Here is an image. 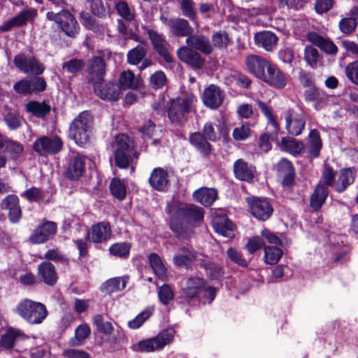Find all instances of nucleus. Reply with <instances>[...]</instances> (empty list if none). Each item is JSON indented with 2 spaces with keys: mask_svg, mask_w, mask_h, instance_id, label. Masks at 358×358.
<instances>
[{
  "mask_svg": "<svg viewBox=\"0 0 358 358\" xmlns=\"http://www.w3.org/2000/svg\"><path fill=\"white\" fill-rule=\"evenodd\" d=\"M165 212L169 215V229L180 241L190 240L194 234L192 228L199 225L203 220V209L193 204L169 203Z\"/></svg>",
  "mask_w": 358,
  "mask_h": 358,
  "instance_id": "nucleus-1",
  "label": "nucleus"
},
{
  "mask_svg": "<svg viewBox=\"0 0 358 358\" xmlns=\"http://www.w3.org/2000/svg\"><path fill=\"white\" fill-rule=\"evenodd\" d=\"M13 62L20 71L32 75L20 79L13 85V90L17 94L26 96L39 94L46 90L47 82L40 76L43 73L45 66L35 56L20 52L14 56Z\"/></svg>",
  "mask_w": 358,
  "mask_h": 358,
  "instance_id": "nucleus-2",
  "label": "nucleus"
},
{
  "mask_svg": "<svg viewBox=\"0 0 358 358\" xmlns=\"http://www.w3.org/2000/svg\"><path fill=\"white\" fill-rule=\"evenodd\" d=\"M217 289L208 285L203 278L197 276L186 279L185 285L178 292V299L181 303L190 307L210 304L217 296Z\"/></svg>",
  "mask_w": 358,
  "mask_h": 358,
  "instance_id": "nucleus-3",
  "label": "nucleus"
},
{
  "mask_svg": "<svg viewBox=\"0 0 358 358\" xmlns=\"http://www.w3.org/2000/svg\"><path fill=\"white\" fill-rule=\"evenodd\" d=\"M94 126V117L89 110H83L71 122L69 135L80 147L90 141Z\"/></svg>",
  "mask_w": 358,
  "mask_h": 358,
  "instance_id": "nucleus-4",
  "label": "nucleus"
},
{
  "mask_svg": "<svg viewBox=\"0 0 358 358\" xmlns=\"http://www.w3.org/2000/svg\"><path fill=\"white\" fill-rule=\"evenodd\" d=\"M116 149L114 151L115 165L120 169H127L132 164L134 159L139 156L136 150L135 143L132 138L124 134L116 136Z\"/></svg>",
  "mask_w": 358,
  "mask_h": 358,
  "instance_id": "nucleus-5",
  "label": "nucleus"
},
{
  "mask_svg": "<svg viewBox=\"0 0 358 358\" xmlns=\"http://www.w3.org/2000/svg\"><path fill=\"white\" fill-rule=\"evenodd\" d=\"M14 312L30 324H41L48 315L45 304L29 299L20 301Z\"/></svg>",
  "mask_w": 358,
  "mask_h": 358,
  "instance_id": "nucleus-6",
  "label": "nucleus"
},
{
  "mask_svg": "<svg viewBox=\"0 0 358 358\" xmlns=\"http://www.w3.org/2000/svg\"><path fill=\"white\" fill-rule=\"evenodd\" d=\"M193 108V101L189 98L171 99L167 108L168 118L173 125L183 126Z\"/></svg>",
  "mask_w": 358,
  "mask_h": 358,
  "instance_id": "nucleus-7",
  "label": "nucleus"
},
{
  "mask_svg": "<svg viewBox=\"0 0 358 358\" xmlns=\"http://www.w3.org/2000/svg\"><path fill=\"white\" fill-rule=\"evenodd\" d=\"M45 17L57 23L61 31L70 38H75L80 32V27L76 18L66 9L62 8L58 12L48 11Z\"/></svg>",
  "mask_w": 358,
  "mask_h": 358,
  "instance_id": "nucleus-8",
  "label": "nucleus"
},
{
  "mask_svg": "<svg viewBox=\"0 0 358 358\" xmlns=\"http://www.w3.org/2000/svg\"><path fill=\"white\" fill-rule=\"evenodd\" d=\"M250 214L259 221L268 220L273 213V207L266 197L248 196L245 199Z\"/></svg>",
  "mask_w": 358,
  "mask_h": 358,
  "instance_id": "nucleus-9",
  "label": "nucleus"
},
{
  "mask_svg": "<svg viewBox=\"0 0 358 358\" xmlns=\"http://www.w3.org/2000/svg\"><path fill=\"white\" fill-rule=\"evenodd\" d=\"M175 332L173 328L164 329L154 338L139 341L137 350L150 352L162 349L173 341Z\"/></svg>",
  "mask_w": 358,
  "mask_h": 358,
  "instance_id": "nucleus-10",
  "label": "nucleus"
},
{
  "mask_svg": "<svg viewBox=\"0 0 358 358\" xmlns=\"http://www.w3.org/2000/svg\"><path fill=\"white\" fill-rule=\"evenodd\" d=\"M63 148V141L55 136L53 138L43 136L38 138L33 144V150L40 155H51L59 153Z\"/></svg>",
  "mask_w": 358,
  "mask_h": 358,
  "instance_id": "nucleus-11",
  "label": "nucleus"
},
{
  "mask_svg": "<svg viewBox=\"0 0 358 358\" xmlns=\"http://www.w3.org/2000/svg\"><path fill=\"white\" fill-rule=\"evenodd\" d=\"M148 38L152 45L153 50L167 64H172L174 59L169 50V43L163 34L150 29L147 31Z\"/></svg>",
  "mask_w": 358,
  "mask_h": 358,
  "instance_id": "nucleus-12",
  "label": "nucleus"
},
{
  "mask_svg": "<svg viewBox=\"0 0 358 358\" xmlns=\"http://www.w3.org/2000/svg\"><path fill=\"white\" fill-rule=\"evenodd\" d=\"M57 231V225L55 222L43 219L41 223L33 230L29 237V241L34 245L44 243L54 236Z\"/></svg>",
  "mask_w": 358,
  "mask_h": 358,
  "instance_id": "nucleus-13",
  "label": "nucleus"
},
{
  "mask_svg": "<svg viewBox=\"0 0 358 358\" xmlns=\"http://www.w3.org/2000/svg\"><path fill=\"white\" fill-rule=\"evenodd\" d=\"M112 229L109 222L102 221L91 226L85 235L86 241L98 244L106 242L111 237Z\"/></svg>",
  "mask_w": 358,
  "mask_h": 358,
  "instance_id": "nucleus-14",
  "label": "nucleus"
},
{
  "mask_svg": "<svg viewBox=\"0 0 358 358\" xmlns=\"http://www.w3.org/2000/svg\"><path fill=\"white\" fill-rule=\"evenodd\" d=\"M95 94L101 99L108 101H117L120 97V88L113 82L103 83H96L93 85Z\"/></svg>",
  "mask_w": 358,
  "mask_h": 358,
  "instance_id": "nucleus-15",
  "label": "nucleus"
},
{
  "mask_svg": "<svg viewBox=\"0 0 358 358\" xmlns=\"http://www.w3.org/2000/svg\"><path fill=\"white\" fill-rule=\"evenodd\" d=\"M106 64L103 57L94 56L88 60L87 72L90 76L88 83L93 85L103 80Z\"/></svg>",
  "mask_w": 358,
  "mask_h": 358,
  "instance_id": "nucleus-16",
  "label": "nucleus"
},
{
  "mask_svg": "<svg viewBox=\"0 0 358 358\" xmlns=\"http://www.w3.org/2000/svg\"><path fill=\"white\" fill-rule=\"evenodd\" d=\"M262 81L277 90H282L287 84V78L275 64L271 62Z\"/></svg>",
  "mask_w": 358,
  "mask_h": 358,
  "instance_id": "nucleus-17",
  "label": "nucleus"
},
{
  "mask_svg": "<svg viewBox=\"0 0 358 358\" xmlns=\"http://www.w3.org/2000/svg\"><path fill=\"white\" fill-rule=\"evenodd\" d=\"M276 174L281 178V185L284 187H291L295 182V169L291 161L281 158L276 164Z\"/></svg>",
  "mask_w": 358,
  "mask_h": 358,
  "instance_id": "nucleus-18",
  "label": "nucleus"
},
{
  "mask_svg": "<svg viewBox=\"0 0 358 358\" xmlns=\"http://www.w3.org/2000/svg\"><path fill=\"white\" fill-rule=\"evenodd\" d=\"M271 63L269 60L257 55H249L245 60L248 71L261 80Z\"/></svg>",
  "mask_w": 358,
  "mask_h": 358,
  "instance_id": "nucleus-19",
  "label": "nucleus"
},
{
  "mask_svg": "<svg viewBox=\"0 0 358 358\" xmlns=\"http://www.w3.org/2000/svg\"><path fill=\"white\" fill-rule=\"evenodd\" d=\"M224 94L223 91L216 85L210 84L205 88L202 100L203 104L210 109H217L223 103Z\"/></svg>",
  "mask_w": 358,
  "mask_h": 358,
  "instance_id": "nucleus-20",
  "label": "nucleus"
},
{
  "mask_svg": "<svg viewBox=\"0 0 358 358\" xmlns=\"http://www.w3.org/2000/svg\"><path fill=\"white\" fill-rule=\"evenodd\" d=\"M1 208L8 211V217L11 223H17L22 218L20 199L15 194L7 195L1 203Z\"/></svg>",
  "mask_w": 358,
  "mask_h": 358,
  "instance_id": "nucleus-21",
  "label": "nucleus"
},
{
  "mask_svg": "<svg viewBox=\"0 0 358 358\" xmlns=\"http://www.w3.org/2000/svg\"><path fill=\"white\" fill-rule=\"evenodd\" d=\"M177 57L194 69H201L205 64V59L195 50L189 47H181L177 50Z\"/></svg>",
  "mask_w": 358,
  "mask_h": 358,
  "instance_id": "nucleus-22",
  "label": "nucleus"
},
{
  "mask_svg": "<svg viewBox=\"0 0 358 358\" xmlns=\"http://www.w3.org/2000/svg\"><path fill=\"white\" fill-rule=\"evenodd\" d=\"M234 177L241 181L252 183L257 172L256 167L243 159L236 160L233 165Z\"/></svg>",
  "mask_w": 358,
  "mask_h": 358,
  "instance_id": "nucleus-23",
  "label": "nucleus"
},
{
  "mask_svg": "<svg viewBox=\"0 0 358 358\" xmlns=\"http://www.w3.org/2000/svg\"><path fill=\"white\" fill-rule=\"evenodd\" d=\"M356 176L357 170L355 167L341 168L334 185V191L338 194L345 192L354 183Z\"/></svg>",
  "mask_w": 358,
  "mask_h": 358,
  "instance_id": "nucleus-24",
  "label": "nucleus"
},
{
  "mask_svg": "<svg viewBox=\"0 0 358 358\" xmlns=\"http://www.w3.org/2000/svg\"><path fill=\"white\" fill-rule=\"evenodd\" d=\"M196 259V252L192 247L182 246L173 257V262L178 268L188 269Z\"/></svg>",
  "mask_w": 358,
  "mask_h": 358,
  "instance_id": "nucleus-25",
  "label": "nucleus"
},
{
  "mask_svg": "<svg viewBox=\"0 0 358 358\" xmlns=\"http://www.w3.org/2000/svg\"><path fill=\"white\" fill-rule=\"evenodd\" d=\"M190 145L199 152L203 157L208 158L213 151V146L199 131L190 134L189 136Z\"/></svg>",
  "mask_w": 358,
  "mask_h": 358,
  "instance_id": "nucleus-26",
  "label": "nucleus"
},
{
  "mask_svg": "<svg viewBox=\"0 0 358 358\" xmlns=\"http://www.w3.org/2000/svg\"><path fill=\"white\" fill-rule=\"evenodd\" d=\"M34 16L35 11L34 10H24L8 21L3 22L2 25L0 26V31L6 32L10 31L14 27H22L27 24L28 21Z\"/></svg>",
  "mask_w": 358,
  "mask_h": 358,
  "instance_id": "nucleus-27",
  "label": "nucleus"
},
{
  "mask_svg": "<svg viewBox=\"0 0 358 358\" xmlns=\"http://www.w3.org/2000/svg\"><path fill=\"white\" fill-rule=\"evenodd\" d=\"M168 26L170 31L177 37H189L194 34L193 27L184 18H171L168 22Z\"/></svg>",
  "mask_w": 358,
  "mask_h": 358,
  "instance_id": "nucleus-28",
  "label": "nucleus"
},
{
  "mask_svg": "<svg viewBox=\"0 0 358 358\" xmlns=\"http://www.w3.org/2000/svg\"><path fill=\"white\" fill-rule=\"evenodd\" d=\"M148 182L154 189L159 192L165 191L169 182L167 171L161 167L155 168L150 173Z\"/></svg>",
  "mask_w": 358,
  "mask_h": 358,
  "instance_id": "nucleus-29",
  "label": "nucleus"
},
{
  "mask_svg": "<svg viewBox=\"0 0 358 358\" xmlns=\"http://www.w3.org/2000/svg\"><path fill=\"white\" fill-rule=\"evenodd\" d=\"M187 45L192 47L196 51H200L206 55L213 53V48L208 38L203 34H192L185 41Z\"/></svg>",
  "mask_w": 358,
  "mask_h": 358,
  "instance_id": "nucleus-30",
  "label": "nucleus"
},
{
  "mask_svg": "<svg viewBox=\"0 0 358 358\" xmlns=\"http://www.w3.org/2000/svg\"><path fill=\"white\" fill-rule=\"evenodd\" d=\"M329 195V188L317 184L310 197V207L314 212L321 210Z\"/></svg>",
  "mask_w": 358,
  "mask_h": 358,
  "instance_id": "nucleus-31",
  "label": "nucleus"
},
{
  "mask_svg": "<svg viewBox=\"0 0 358 358\" xmlns=\"http://www.w3.org/2000/svg\"><path fill=\"white\" fill-rule=\"evenodd\" d=\"M85 170V159L80 156H74L69 159L66 177L71 180H77L83 175Z\"/></svg>",
  "mask_w": 358,
  "mask_h": 358,
  "instance_id": "nucleus-32",
  "label": "nucleus"
},
{
  "mask_svg": "<svg viewBox=\"0 0 358 358\" xmlns=\"http://www.w3.org/2000/svg\"><path fill=\"white\" fill-rule=\"evenodd\" d=\"M38 278L48 285L54 286L57 280L55 266L50 262H43L38 267Z\"/></svg>",
  "mask_w": 358,
  "mask_h": 358,
  "instance_id": "nucleus-33",
  "label": "nucleus"
},
{
  "mask_svg": "<svg viewBox=\"0 0 358 358\" xmlns=\"http://www.w3.org/2000/svg\"><path fill=\"white\" fill-rule=\"evenodd\" d=\"M212 224L215 231L224 237H229L234 231V225L226 215L215 216Z\"/></svg>",
  "mask_w": 358,
  "mask_h": 358,
  "instance_id": "nucleus-34",
  "label": "nucleus"
},
{
  "mask_svg": "<svg viewBox=\"0 0 358 358\" xmlns=\"http://www.w3.org/2000/svg\"><path fill=\"white\" fill-rule=\"evenodd\" d=\"M255 43L266 51H271L277 44L278 36L271 31L257 32L254 36Z\"/></svg>",
  "mask_w": 358,
  "mask_h": 358,
  "instance_id": "nucleus-35",
  "label": "nucleus"
},
{
  "mask_svg": "<svg viewBox=\"0 0 358 358\" xmlns=\"http://www.w3.org/2000/svg\"><path fill=\"white\" fill-rule=\"evenodd\" d=\"M79 19L83 27L94 34H101L104 32V26L100 23L92 14L86 11L79 13Z\"/></svg>",
  "mask_w": 358,
  "mask_h": 358,
  "instance_id": "nucleus-36",
  "label": "nucleus"
},
{
  "mask_svg": "<svg viewBox=\"0 0 358 358\" xmlns=\"http://www.w3.org/2000/svg\"><path fill=\"white\" fill-rule=\"evenodd\" d=\"M128 280L129 276L127 275L110 278L102 284L101 290L107 294L122 291L126 287Z\"/></svg>",
  "mask_w": 358,
  "mask_h": 358,
  "instance_id": "nucleus-37",
  "label": "nucleus"
},
{
  "mask_svg": "<svg viewBox=\"0 0 358 358\" xmlns=\"http://www.w3.org/2000/svg\"><path fill=\"white\" fill-rule=\"evenodd\" d=\"M29 336L20 330L9 329L7 332L1 336L0 345L1 347L10 350L20 341L28 338Z\"/></svg>",
  "mask_w": 358,
  "mask_h": 358,
  "instance_id": "nucleus-38",
  "label": "nucleus"
},
{
  "mask_svg": "<svg viewBox=\"0 0 358 358\" xmlns=\"http://www.w3.org/2000/svg\"><path fill=\"white\" fill-rule=\"evenodd\" d=\"M22 119L19 111L17 109L9 106H4L3 120L8 128L11 130H17L22 127Z\"/></svg>",
  "mask_w": 358,
  "mask_h": 358,
  "instance_id": "nucleus-39",
  "label": "nucleus"
},
{
  "mask_svg": "<svg viewBox=\"0 0 358 358\" xmlns=\"http://www.w3.org/2000/svg\"><path fill=\"white\" fill-rule=\"evenodd\" d=\"M27 112L30 113L36 117L44 119L51 111V106L45 101L39 102L38 101H29L25 105Z\"/></svg>",
  "mask_w": 358,
  "mask_h": 358,
  "instance_id": "nucleus-40",
  "label": "nucleus"
},
{
  "mask_svg": "<svg viewBox=\"0 0 358 358\" xmlns=\"http://www.w3.org/2000/svg\"><path fill=\"white\" fill-rule=\"evenodd\" d=\"M199 265L205 270L206 275L212 280H220L224 274L223 268L220 264L208 259H199Z\"/></svg>",
  "mask_w": 358,
  "mask_h": 358,
  "instance_id": "nucleus-41",
  "label": "nucleus"
},
{
  "mask_svg": "<svg viewBox=\"0 0 358 358\" xmlns=\"http://www.w3.org/2000/svg\"><path fill=\"white\" fill-rule=\"evenodd\" d=\"M194 199L206 207L210 206L217 197V192L213 188L202 187L194 192Z\"/></svg>",
  "mask_w": 358,
  "mask_h": 358,
  "instance_id": "nucleus-42",
  "label": "nucleus"
},
{
  "mask_svg": "<svg viewBox=\"0 0 358 358\" xmlns=\"http://www.w3.org/2000/svg\"><path fill=\"white\" fill-rule=\"evenodd\" d=\"M211 41L213 48H215L219 50H225L233 43V40L229 34L224 30L214 31L211 36Z\"/></svg>",
  "mask_w": 358,
  "mask_h": 358,
  "instance_id": "nucleus-43",
  "label": "nucleus"
},
{
  "mask_svg": "<svg viewBox=\"0 0 358 358\" xmlns=\"http://www.w3.org/2000/svg\"><path fill=\"white\" fill-rule=\"evenodd\" d=\"M286 129L287 132L292 136H299L301 134L304 126L305 121L301 117H294L292 119V114L289 111L285 117Z\"/></svg>",
  "mask_w": 358,
  "mask_h": 358,
  "instance_id": "nucleus-44",
  "label": "nucleus"
},
{
  "mask_svg": "<svg viewBox=\"0 0 358 358\" xmlns=\"http://www.w3.org/2000/svg\"><path fill=\"white\" fill-rule=\"evenodd\" d=\"M309 154L311 158H317L320 156L322 148V142L320 134L316 129H311L309 133Z\"/></svg>",
  "mask_w": 358,
  "mask_h": 358,
  "instance_id": "nucleus-45",
  "label": "nucleus"
},
{
  "mask_svg": "<svg viewBox=\"0 0 358 358\" xmlns=\"http://www.w3.org/2000/svg\"><path fill=\"white\" fill-rule=\"evenodd\" d=\"M110 194L118 201H122L127 196V186L124 181L118 178H113L109 184Z\"/></svg>",
  "mask_w": 358,
  "mask_h": 358,
  "instance_id": "nucleus-46",
  "label": "nucleus"
},
{
  "mask_svg": "<svg viewBox=\"0 0 358 358\" xmlns=\"http://www.w3.org/2000/svg\"><path fill=\"white\" fill-rule=\"evenodd\" d=\"M148 262L155 274L161 279L166 277V268L158 254L152 252L148 256Z\"/></svg>",
  "mask_w": 358,
  "mask_h": 358,
  "instance_id": "nucleus-47",
  "label": "nucleus"
},
{
  "mask_svg": "<svg viewBox=\"0 0 358 358\" xmlns=\"http://www.w3.org/2000/svg\"><path fill=\"white\" fill-rule=\"evenodd\" d=\"M131 244L128 242H120L112 244L108 249L109 254L112 256L127 259L130 254Z\"/></svg>",
  "mask_w": 358,
  "mask_h": 358,
  "instance_id": "nucleus-48",
  "label": "nucleus"
},
{
  "mask_svg": "<svg viewBox=\"0 0 358 358\" xmlns=\"http://www.w3.org/2000/svg\"><path fill=\"white\" fill-rule=\"evenodd\" d=\"M336 176V171L334 170L329 164L325 162L322 172V178L317 184L322 183V185L328 188L329 187L334 188Z\"/></svg>",
  "mask_w": 358,
  "mask_h": 358,
  "instance_id": "nucleus-49",
  "label": "nucleus"
},
{
  "mask_svg": "<svg viewBox=\"0 0 358 358\" xmlns=\"http://www.w3.org/2000/svg\"><path fill=\"white\" fill-rule=\"evenodd\" d=\"M264 260L267 264H276L282 256V250L277 246H264Z\"/></svg>",
  "mask_w": 358,
  "mask_h": 358,
  "instance_id": "nucleus-50",
  "label": "nucleus"
},
{
  "mask_svg": "<svg viewBox=\"0 0 358 358\" xmlns=\"http://www.w3.org/2000/svg\"><path fill=\"white\" fill-rule=\"evenodd\" d=\"M92 322L97 331L102 334L110 335L114 331L113 324L109 321H105L103 315L101 314L94 315Z\"/></svg>",
  "mask_w": 358,
  "mask_h": 358,
  "instance_id": "nucleus-51",
  "label": "nucleus"
},
{
  "mask_svg": "<svg viewBox=\"0 0 358 358\" xmlns=\"http://www.w3.org/2000/svg\"><path fill=\"white\" fill-rule=\"evenodd\" d=\"M91 329L87 324H82L78 326L75 330V338H71L70 345L78 346L83 343L84 341L90 336Z\"/></svg>",
  "mask_w": 358,
  "mask_h": 358,
  "instance_id": "nucleus-52",
  "label": "nucleus"
},
{
  "mask_svg": "<svg viewBox=\"0 0 358 358\" xmlns=\"http://www.w3.org/2000/svg\"><path fill=\"white\" fill-rule=\"evenodd\" d=\"M146 54V49L141 45H137L128 51L127 55V62L130 65H137L145 57Z\"/></svg>",
  "mask_w": 358,
  "mask_h": 358,
  "instance_id": "nucleus-53",
  "label": "nucleus"
},
{
  "mask_svg": "<svg viewBox=\"0 0 358 358\" xmlns=\"http://www.w3.org/2000/svg\"><path fill=\"white\" fill-rule=\"evenodd\" d=\"M2 150L8 152L12 159H17L23 152L24 147L20 143L8 138Z\"/></svg>",
  "mask_w": 358,
  "mask_h": 358,
  "instance_id": "nucleus-54",
  "label": "nucleus"
},
{
  "mask_svg": "<svg viewBox=\"0 0 358 358\" xmlns=\"http://www.w3.org/2000/svg\"><path fill=\"white\" fill-rule=\"evenodd\" d=\"M85 66L83 59L72 58L62 64V69L66 72L73 75H76L83 71Z\"/></svg>",
  "mask_w": 358,
  "mask_h": 358,
  "instance_id": "nucleus-55",
  "label": "nucleus"
},
{
  "mask_svg": "<svg viewBox=\"0 0 358 358\" xmlns=\"http://www.w3.org/2000/svg\"><path fill=\"white\" fill-rule=\"evenodd\" d=\"M228 259L234 264L242 268L248 266V262L243 257L241 252L238 251L236 248L230 247L226 252Z\"/></svg>",
  "mask_w": 358,
  "mask_h": 358,
  "instance_id": "nucleus-56",
  "label": "nucleus"
},
{
  "mask_svg": "<svg viewBox=\"0 0 358 358\" xmlns=\"http://www.w3.org/2000/svg\"><path fill=\"white\" fill-rule=\"evenodd\" d=\"M357 26V19L352 16L343 17L338 22L340 31L346 35H349L355 31Z\"/></svg>",
  "mask_w": 358,
  "mask_h": 358,
  "instance_id": "nucleus-57",
  "label": "nucleus"
},
{
  "mask_svg": "<svg viewBox=\"0 0 358 358\" xmlns=\"http://www.w3.org/2000/svg\"><path fill=\"white\" fill-rule=\"evenodd\" d=\"M281 144L292 155H299L302 151L301 143L295 139L283 137L281 139Z\"/></svg>",
  "mask_w": 358,
  "mask_h": 358,
  "instance_id": "nucleus-58",
  "label": "nucleus"
},
{
  "mask_svg": "<svg viewBox=\"0 0 358 358\" xmlns=\"http://www.w3.org/2000/svg\"><path fill=\"white\" fill-rule=\"evenodd\" d=\"M166 83V76L164 71L159 70L152 74L149 79L150 86L157 90L162 89Z\"/></svg>",
  "mask_w": 358,
  "mask_h": 358,
  "instance_id": "nucleus-59",
  "label": "nucleus"
},
{
  "mask_svg": "<svg viewBox=\"0 0 358 358\" xmlns=\"http://www.w3.org/2000/svg\"><path fill=\"white\" fill-rule=\"evenodd\" d=\"M90 4V10L92 15L99 18L106 16V7L102 0H86Z\"/></svg>",
  "mask_w": 358,
  "mask_h": 358,
  "instance_id": "nucleus-60",
  "label": "nucleus"
},
{
  "mask_svg": "<svg viewBox=\"0 0 358 358\" xmlns=\"http://www.w3.org/2000/svg\"><path fill=\"white\" fill-rule=\"evenodd\" d=\"M159 301L163 305H168L174 298V293L171 286L168 284H164L157 292Z\"/></svg>",
  "mask_w": 358,
  "mask_h": 358,
  "instance_id": "nucleus-61",
  "label": "nucleus"
},
{
  "mask_svg": "<svg viewBox=\"0 0 358 358\" xmlns=\"http://www.w3.org/2000/svg\"><path fill=\"white\" fill-rule=\"evenodd\" d=\"M115 8L117 14L126 20L131 21L134 18V14L131 13V8L126 1L116 2Z\"/></svg>",
  "mask_w": 358,
  "mask_h": 358,
  "instance_id": "nucleus-62",
  "label": "nucleus"
},
{
  "mask_svg": "<svg viewBox=\"0 0 358 358\" xmlns=\"http://www.w3.org/2000/svg\"><path fill=\"white\" fill-rule=\"evenodd\" d=\"M152 315V310L146 308L138 314L132 320L129 321L128 327L130 329H136L139 328L151 315Z\"/></svg>",
  "mask_w": 358,
  "mask_h": 358,
  "instance_id": "nucleus-63",
  "label": "nucleus"
},
{
  "mask_svg": "<svg viewBox=\"0 0 358 358\" xmlns=\"http://www.w3.org/2000/svg\"><path fill=\"white\" fill-rule=\"evenodd\" d=\"M345 72L348 79L358 85V60L348 64Z\"/></svg>",
  "mask_w": 358,
  "mask_h": 358,
  "instance_id": "nucleus-64",
  "label": "nucleus"
}]
</instances>
